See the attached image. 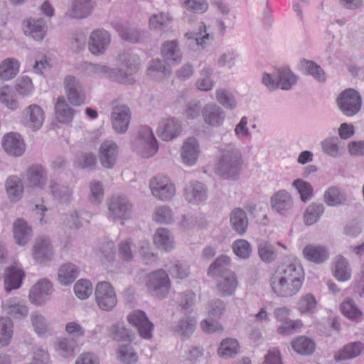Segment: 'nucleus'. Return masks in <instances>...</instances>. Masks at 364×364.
<instances>
[{"label":"nucleus","mask_w":364,"mask_h":364,"mask_svg":"<svg viewBox=\"0 0 364 364\" xmlns=\"http://www.w3.org/2000/svg\"><path fill=\"white\" fill-rule=\"evenodd\" d=\"M112 124L114 131L118 134L127 132L131 119V112L126 105L117 106L111 116Z\"/></svg>","instance_id":"obj_18"},{"label":"nucleus","mask_w":364,"mask_h":364,"mask_svg":"<svg viewBox=\"0 0 364 364\" xmlns=\"http://www.w3.org/2000/svg\"><path fill=\"white\" fill-rule=\"evenodd\" d=\"M318 301L312 294L301 296L297 303V309L301 314H314L317 307Z\"/></svg>","instance_id":"obj_56"},{"label":"nucleus","mask_w":364,"mask_h":364,"mask_svg":"<svg viewBox=\"0 0 364 364\" xmlns=\"http://www.w3.org/2000/svg\"><path fill=\"white\" fill-rule=\"evenodd\" d=\"M336 103L343 114L346 117H353L360 112L362 99L358 92L354 89L348 88L339 94Z\"/></svg>","instance_id":"obj_6"},{"label":"nucleus","mask_w":364,"mask_h":364,"mask_svg":"<svg viewBox=\"0 0 364 364\" xmlns=\"http://www.w3.org/2000/svg\"><path fill=\"white\" fill-rule=\"evenodd\" d=\"M97 255L102 263L105 267H109L115 258V245L114 242L109 241L102 245Z\"/></svg>","instance_id":"obj_61"},{"label":"nucleus","mask_w":364,"mask_h":364,"mask_svg":"<svg viewBox=\"0 0 364 364\" xmlns=\"http://www.w3.org/2000/svg\"><path fill=\"white\" fill-rule=\"evenodd\" d=\"M218 282V289L223 295H231L234 293L237 282L234 273H229L228 275L220 277Z\"/></svg>","instance_id":"obj_58"},{"label":"nucleus","mask_w":364,"mask_h":364,"mask_svg":"<svg viewBox=\"0 0 364 364\" xmlns=\"http://www.w3.org/2000/svg\"><path fill=\"white\" fill-rule=\"evenodd\" d=\"M78 274V268L75 264H65L58 270V279L61 284L68 285L77 277Z\"/></svg>","instance_id":"obj_48"},{"label":"nucleus","mask_w":364,"mask_h":364,"mask_svg":"<svg viewBox=\"0 0 364 364\" xmlns=\"http://www.w3.org/2000/svg\"><path fill=\"white\" fill-rule=\"evenodd\" d=\"M184 197L189 203L200 204L207 199V189L202 183L191 182L184 188Z\"/></svg>","instance_id":"obj_23"},{"label":"nucleus","mask_w":364,"mask_h":364,"mask_svg":"<svg viewBox=\"0 0 364 364\" xmlns=\"http://www.w3.org/2000/svg\"><path fill=\"white\" fill-rule=\"evenodd\" d=\"M270 205L273 210L283 217H289L294 214V200L286 190H279L270 198Z\"/></svg>","instance_id":"obj_10"},{"label":"nucleus","mask_w":364,"mask_h":364,"mask_svg":"<svg viewBox=\"0 0 364 364\" xmlns=\"http://www.w3.org/2000/svg\"><path fill=\"white\" fill-rule=\"evenodd\" d=\"M20 63L14 58H9L0 63V78L9 80L15 77L19 72Z\"/></svg>","instance_id":"obj_42"},{"label":"nucleus","mask_w":364,"mask_h":364,"mask_svg":"<svg viewBox=\"0 0 364 364\" xmlns=\"http://www.w3.org/2000/svg\"><path fill=\"white\" fill-rule=\"evenodd\" d=\"M43 122L44 112L40 106L31 105L23 111V122L26 127L32 129H38Z\"/></svg>","instance_id":"obj_22"},{"label":"nucleus","mask_w":364,"mask_h":364,"mask_svg":"<svg viewBox=\"0 0 364 364\" xmlns=\"http://www.w3.org/2000/svg\"><path fill=\"white\" fill-rule=\"evenodd\" d=\"M232 249L234 254L241 259L249 258L252 252V245L244 239H238L234 241Z\"/></svg>","instance_id":"obj_64"},{"label":"nucleus","mask_w":364,"mask_h":364,"mask_svg":"<svg viewBox=\"0 0 364 364\" xmlns=\"http://www.w3.org/2000/svg\"><path fill=\"white\" fill-rule=\"evenodd\" d=\"M107 218L113 222L120 221L124 224V221L131 218L133 205L127 197L121 195L112 196L107 202Z\"/></svg>","instance_id":"obj_4"},{"label":"nucleus","mask_w":364,"mask_h":364,"mask_svg":"<svg viewBox=\"0 0 364 364\" xmlns=\"http://www.w3.org/2000/svg\"><path fill=\"white\" fill-rule=\"evenodd\" d=\"M257 250L261 260L267 264L273 262L277 257L274 247L269 241H259L257 245Z\"/></svg>","instance_id":"obj_52"},{"label":"nucleus","mask_w":364,"mask_h":364,"mask_svg":"<svg viewBox=\"0 0 364 364\" xmlns=\"http://www.w3.org/2000/svg\"><path fill=\"white\" fill-rule=\"evenodd\" d=\"M95 296L98 307L103 311H112L117 303L116 292L108 282H100L97 284Z\"/></svg>","instance_id":"obj_8"},{"label":"nucleus","mask_w":364,"mask_h":364,"mask_svg":"<svg viewBox=\"0 0 364 364\" xmlns=\"http://www.w3.org/2000/svg\"><path fill=\"white\" fill-rule=\"evenodd\" d=\"M202 117L207 125L212 127H219L223 124L226 114L218 105L209 102L203 107Z\"/></svg>","instance_id":"obj_17"},{"label":"nucleus","mask_w":364,"mask_h":364,"mask_svg":"<svg viewBox=\"0 0 364 364\" xmlns=\"http://www.w3.org/2000/svg\"><path fill=\"white\" fill-rule=\"evenodd\" d=\"M364 352V343L353 342L347 344L343 348L335 354L337 360H343L355 358Z\"/></svg>","instance_id":"obj_44"},{"label":"nucleus","mask_w":364,"mask_h":364,"mask_svg":"<svg viewBox=\"0 0 364 364\" xmlns=\"http://www.w3.org/2000/svg\"><path fill=\"white\" fill-rule=\"evenodd\" d=\"M49 189L53 197L62 203H67L72 198L73 191L68 186L52 181L50 183Z\"/></svg>","instance_id":"obj_47"},{"label":"nucleus","mask_w":364,"mask_h":364,"mask_svg":"<svg viewBox=\"0 0 364 364\" xmlns=\"http://www.w3.org/2000/svg\"><path fill=\"white\" fill-rule=\"evenodd\" d=\"M5 186L8 196L11 201L18 202L22 198L23 184L19 177L17 176H9Z\"/></svg>","instance_id":"obj_36"},{"label":"nucleus","mask_w":364,"mask_h":364,"mask_svg":"<svg viewBox=\"0 0 364 364\" xmlns=\"http://www.w3.org/2000/svg\"><path fill=\"white\" fill-rule=\"evenodd\" d=\"M200 154V145L196 138L189 137L185 140L181 150V157L184 164L188 166L195 165Z\"/></svg>","instance_id":"obj_21"},{"label":"nucleus","mask_w":364,"mask_h":364,"mask_svg":"<svg viewBox=\"0 0 364 364\" xmlns=\"http://www.w3.org/2000/svg\"><path fill=\"white\" fill-rule=\"evenodd\" d=\"M109 334L117 341H131L133 339L132 331L126 328L122 323H117L109 328Z\"/></svg>","instance_id":"obj_60"},{"label":"nucleus","mask_w":364,"mask_h":364,"mask_svg":"<svg viewBox=\"0 0 364 364\" xmlns=\"http://www.w3.org/2000/svg\"><path fill=\"white\" fill-rule=\"evenodd\" d=\"M119 60L122 66L119 70L92 63H85L82 69L88 76L107 77L122 84L134 83V75L139 70V58L129 52H124L119 55Z\"/></svg>","instance_id":"obj_2"},{"label":"nucleus","mask_w":364,"mask_h":364,"mask_svg":"<svg viewBox=\"0 0 364 364\" xmlns=\"http://www.w3.org/2000/svg\"><path fill=\"white\" fill-rule=\"evenodd\" d=\"M182 129V122L179 119L168 117L159 122L157 134L161 140L170 141L178 137Z\"/></svg>","instance_id":"obj_14"},{"label":"nucleus","mask_w":364,"mask_h":364,"mask_svg":"<svg viewBox=\"0 0 364 364\" xmlns=\"http://www.w3.org/2000/svg\"><path fill=\"white\" fill-rule=\"evenodd\" d=\"M304 281V272L299 260L290 257L279 264L269 278L272 291L279 297L296 295Z\"/></svg>","instance_id":"obj_1"},{"label":"nucleus","mask_w":364,"mask_h":364,"mask_svg":"<svg viewBox=\"0 0 364 364\" xmlns=\"http://www.w3.org/2000/svg\"><path fill=\"white\" fill-rule=\"evenodd\" d=\"M239 343L236 339L226 338L223 340L218 348V355L222 358H230L239 352Z\"/></svg>","instance_id":"obj_62"},{"label":"nucleus","mask_w":364,"mask_h":364,"mask_svg":"<svg viewBox=\"0 0 364 364\" xmlns=\"http://www.w3.org/2000/svg\"><path fill=\"white\" fill-rule=\"evenodd\" d=\"M63 84L67 98L70 104L80 106L85 102V92L78 79L73 75H68L65 77Z\"/></svg>","instance_id":"obj_12"},{"label":"nucleus","mask_w":364,"mask_h":364,"mask_svg":"<svg viewBox=\"0 0 364 364\" xmlns=\"http://www.w3.org/2000/svg\"><path fill=\"white\" fill-rule=\"evenodd\" d=\"M146 287L149 292L158 298H164L170 289V280L164 269H159L149 274Z\"/></svg>","instance_id":"obj_7"},{"label":"nucleus","mask_w":364,"mask_h":364,"mask_svg":"<svg viewBox=\"0 0 364 364\" xmlns=\"http://www.w3.org/2000/svg\"><path fill=\"white\" fill-rule=\"evenodd\" d=\"M324 212V206L322 203H312L304 213V222L306 225L316 223Z\"/></svg>","instance_id":"obj_50"},{"label":"nucleus","mask_w":364,"mask_h":364,"mask_svg":"<svg viewBox=\"0 0 364 364\" xmlns=\"http://www.w3.org/2000/svg\"><path fill=\"white\" fill-rule=\"evenodd\" d=\"M75 111L63 96H59L55 104V118L60 123L68 124L73 121Z\"/></svg>","instance_id":"obj_30"},{"label":"nucleus","mask_w":364,"mask_h":364,"mask_svg":"<svg viewBox=\"0 0 364 364\" xmlns=\"http://www.w3.org/2000/svg\"><path fill=\"white\" fill-rule=\"evenodd\" d=\"M279 89L289 90L297 82V76L289 68H282L277 71Z\"/></svg>","instance_id":"obj_54"},{"label":"nucleus","mask_w":364,"mask_h":364,"mask_svg":"<svg viewBox=\"0 0 364 364\" xmlns=\"http://www.w3.org/2000/svg\"><path fill=\"white\" fill-rule=\"evenodd\" d=\"M48 181L46 170L41 165H33L26 172V181L31 187L43 188Z\"/></svg>","instance_id":"obj_27"},{"label":"nucleus","mask_w":364,"mask_h":364,"mask_svg":"<svg viewBox=\"0 0 364 364\" xmlns=\"http://www.w3.org/2000/svg\"><path fill=\"white\" fill-rule=\"evenodd\" d=\"M134 147L144 158L151 157L158 151V141L149 127L140 128L138 136L134 142Z\"/></svg>","instance_id":"obj_5"},{"label":"nucleus","mask_w":364,"mask_h":364,"mask_svg":"<svg viewBox=\"0 0 364 364\" xmlns=\"http://www.w3.org/2000/svg\"><path fill=\"white\" fill-rule=\"evenodd\" d=\"M341 311L344 316L352 321L360 323L363 319L362 311L352 299H347L341 304Z\"/></svg>","instance_id":"obj_38"},{"label":"nucleus","mask_w":364,"mask_h":364,"mask_svg":"<svg viewBox=\"0 0 364 364\" xmlns=\"http://www.w3.org/2000/svg\"><path fill=\"white\" fill-rule=\"evenodd\" d=\"M213 70L209 67L203 68L200 72V76L196 82V87L200 91L208 92L211 90L215 82L213 79Z\"/></svg>","instance_id":"obj_49"},{"label":"nucleus","mask_w":364,"mask_h":364,"mask_svg":"<svg viewBox=\"0 0 364 364\" xmlns=\"http://www.w3.org/2000/svg\"><path fill=\"white\" fill-rule=\"evenodd\" d=\"M53 291L52 283L48 279H41L31 288L28 300L36 306H43L50 300Z\"/></svg>","instance_id":"obj_11"},{"label":"nucleus","mask_w":364,"mask_h":364,"mask_svg":"<svg viewBox=\"0 0 364 364\" xmlns=\"http://www.w3.org/2000/svg\"><path fill=\"white\" fill-rule=\"evenodd\" d=\"M95 6L92 0H73L66 15L71 18H85L91 15Z\"/></svg>","instance_id":"obj_25"},{"label":"nucleus","mask_w":364,"mask_h":364,"mask_svg":"<svg viewBox=\"0 0 364 364\" xmlns=\"http://www.w3.org/2000/svg\"><path fill=\"white\" fill-rule=\"evenodd\" d=\"M215 99L226 109H235L237 102L233 94L225 89L219 88L215 90Z\"/></svg>","instance_id":"obj_55"},{"label":"nucleus","mask_w":364,"mask_h":364,"mask_svg":"<svg viewBox=\"0 0 364 364\" xmlns=\"http://www.w3.org/2000/svg\"><path fill=\"white\" fill-rule=\"evenodd\" d=\"M230 259L226 255L218 257L208 267V274L213 278H219L233 273L230 269Z\"/></svg>","instance_id":"obj_32"},{"label":"nucleus","mask_w":364,"mask_h":364,"mask_svg":"<svg viewBox=\"0 0 364 364\" xmlns=\"http://www.w3.org/2000/svg\"><path fill=\"white\" fill-rule=\"evenodd\" d=\"M240 55L233 48L224 50L217 59V65L219 68L232 70L239 61Z\"/></svg>","instance_id":"obj_43"},{"label":"nucleus","mask_w":364,"mask_h":364,"mask_svg":"<svg viewBox=\"0 0 364 364\" xmlns=\"http://www.w3.org/2000/svg\"><path fill=\"white\" fill-rule=\"evenodd\" d=\"M99 160L105 168H112L119 156L118 145L112 140H105L99 148Z\"/></svg>","instance_id":"obj_16"},{"label":"nucleus","mask_w":364,"mask_h":364,"mask_svg":"<svg viewBox=\"0 0 364 364\" xmlns=\"http://www.w3.org/2000/svg\"><path fill=\"white\" fill-rule=\"evenodd\" d=\"M161 55L168 65H176L182 60V55L176 41H166L161 48Z\"/></svg>","instance_id":"obj_29"},{"label":"nucleus","mask_w":364,"mask_h":364,"mask_svg":"<svg viewBox=\"0 0 364 364\" xmlns=\"http://www.w3.org/2000/svg\"><path fill=\"white\" fill-rule=\"evenodd\" d=\"M130 324L135 326L139 336L144 339H150L152 337L154 324L149 320L146 314L141 310H134L127 316Z\"/></svg>","instance_id":"obj_15"},{"label":"nucleus","mask_w":364,"mask_h":364,"mask_svg":"<svg viewBox=\"0 0 364 364\" xmlns=\"http://www.w3.org/2000/svg\"><path fill=\"white\" fill-rule=\"evenodd\" d=\"M151 194L162 201L170 200L176 194V188L171 179L163 175L154 177L149 183Z\"/></svg>","instance_id":"obj_9"},{"label":"nucleus","mask_w":364,"mask_h":364,"mask_svg":"<svg viewBox=\"0 0 364 364\" xmlns=\"http://www.w3.org/2000/svg\"><path fill=\"white\" fill-rule=\"evenodd\" d=\"M13 322L9 317L0 318V345L9 344L13 336Z\"/></svg>","instance_id":"obj_59"},{"label":"nucleus","mask_w":364,"mask_h":364,"mask_svg":"<svg viewBox=\"0 0 364 364\" xmlns=\"http://www.w3.org/2000/svg\"><path fill=\"white\" fill-rule=\"evenodd\" d=\"M155 246L165 252H169L175 247V241L169 230L164 228H158L153 237Z\"/></svg>","instance_id":"obj_31"},{"label":"nucleus","mask_w":364,"mask_h":364,"mask_svg":"<svg viewBox=\"0 0 364 364\" xmlns=\"http://www.w3.org/2000/svg\"><path fill=\"white\" fill-rule=\"evenodd\" d=\"M117 358L125 364H135L138 354L131 343L121 344L117 350Z\"/></svg>","instance_id":"obj_51"},{"label":"nucleus","mask_w":364,"mask_h":364,"mask_svg":"<svg viewBox=\"0 0 364 364\" xmlns=\"http://www.w3.org/2000/svg\"><path fill=\"white\" fill-rule=\"evenodd\" d=\"M24 273L16 266L9 267L6 274L4 284L7 291L18 289L21 287Z\"/></svg>","instance_id":"obj_40"},{"label":"nucleus","mask_w":364,"mask_h":364,"mask_svg":"<svg viewBox=\"0 0 364 364\" xmlns=\"http://www.w3.org/2000/svg\"><path fill=\"white\" fill-rule=\"evenodd\" d=\"M303 255L308 261L320 264L328 257L326 247L317 245H307L303 250Z\"/></svg>","instance_id":"obj_35"},{"label":"nucleus","mask_w":364,"mask_h":364,"mask_svg":"<svg viewBox=\"0 0 364 364\" xmlns=\"http://www.w3.org/2000/svg\"><path fill=\"white\" fill-rule=\"evenodd\" d=\"M13 233L16 243L19 246H25L33 235V230L26 221L18 219L13 225Z\"/></svg>","instance_id":"obj_28"},{"label":"nucleus","mask_w":364,"mask_h":364,"mask_svg":"<svg viewBox=\"0 0 364 364\" xmlns=\"http://www.w3.org/2000/svg\"><path fill=\"white\" fill-rule=\"evenodd\" d=\"M173 21V17L168 12H159L151 15L149 19V28L150 30L161 31L166 28Z\"/></svg>","instance_id":"obj_46"},{"label":"nucleus","mask_w":364,"mask_h":364,"mask_svg":"<svg viewBox=\"0 0 364 364\" xmlns=\"http://www.w3.org/2000/svg\"><path fill=\"white\" fill-rule=\"evenodd\" d=\"M333 276L339 282H347L351 278V268L346 258L338 255L334 258L333 266Z\"/></svg>","instance_id":"obj_33"},{"label":"nucleus","mask_w":364,"mask_h":364,"mask_svg":"<svg viewBox=\"0 0 364 364\" xmlns=\"http://www.w3.org/2000/svg\"><path fill=\"white\" fill-rule=\"evenodd\" d=\"M196 319L193 317L186 316L181 318L175 326V331L182 337L188 338L194 331Z\"/></svg>","instance_id":"obj_57"},{"label":"nucleus","mask_w":364,"mask_h":364,"mask_svg":"<svg viewBox=\"0 0 364 364\" xmlns=\"http://www.w3.org/2000/svg\"><path fill=\"white\" fill-rule=\"evenodd\" d=\"M230 225L232 230L240 235H243L248 227L246 212L242 208H235L230 215Z\"/></svg>","instance_id":"obj_34"},{"label":"nucleus","mask_w":364,"mask_h":364,"mask_svg":"<svg viewBox=\"0 0 364 364\" xmlns=\"http://www.w3.org/2000/svg\"><path fill=\"white\" fill-rule=\"evenodd\" d=\"M4 311L15 318H21L27 316L28 308L22 299L14 297L7 299L2 304Z\"/></svg>","instance_id":"obj_26"},{"label":"nucleus","mask_w":364,"mask_h":364,"mask_svg":"<svg viewBox=\"0 0 364 364\" xmlns=\"http://www.w3.org/2000/svg\"><path fill=\"white\" fill-rule=\"evenodd\" d=\"M321 149L323 153L333 158H338L345 151L344 147L341 144L336 137H328L321 142Z\"/></svg>","instance_id":"obj_45"},{"label":"nucleus","mask_w":364,"mask_h":364,"mask_svg":"<svg viewBox=\"0 0 364 364\" xmlns=\"http://www.w3.org/2000/svg\"><path fill=\"white\" fill-rule=\"evenodd\" d=\"M242 164L241 151L235 143L222 144L219 146L216 171L220 176L228 179H236Z\"/></svg>","instance_id":"obj_3"},{"label":"nucleus","mask_w":364,"mask_h":364,"mask_svg":"<svg viewBox=\"0 0 364 364\" xmlns=\"http://www.w3.org/2000/svg\"><path fill=\"white\" fill-rule=\"evenodd\" d=\"M2 146L8 154L14 156H21L26 150L23 138L16 132L6 134L2 139Z\"/></svg>","instance_id":"obj_20"},{"label":"nucleus","mask_w":364,"mask_h":364,"mask_svg":"<svg viewBox=\"0 0 364 364\" xmlns=\"http://www.w3.org/2000/svg\"><path fill=\"white\" fill-rule=\"evenodd\" d=\"M346 200L345 193L338 186H330L323 193V201L328 206H338L343 204Z\"/></svg>","instance_id":"obj_41"},{"label":"nucleus","mask_w":364,"mask_h":364,"mask_svg":"<svg viewBox=\"0 0 364 364\" xmlns=\"http://www.w3.org/2000/svg\"><path fill=\"white\" fill-rule=\"evenodd\" d=\"M77 347L76 341L73 339L60 338L56 341L55 350L63 357L73 355Z\"/></svg>","instance_id":"obj_63"},{"label":"nucleus","mask_w":364,"mask_h":364,"mask_svg":"<svg viewBox=\"0 0 364 364\" xmlns=\"http://www.w3.org/2000/svg\"><path fill=\"white\" fill-rule=\"evenodd\" d=\"M31 321L35 332L41 337L50 334V322L41 314L36 311L31 314Z\"/></svg>","instance_id":"obj_39"},{"label":"nucleus","mask_w":364,"mask_h":364,"mask_svg":"<svg viewBox=\"0 0 364 364\" xmlns=\"http://www.w3.org/2000/svg\"><path fill=\"white\" fill-rule=\"evenodd\" d=\"M53 256L50 240L48 237H38L33 247L32 257L36 262L43 263L50 261Z\"/></svg>","instance_id":"obj_19"},{"label":"nucleus","mask_w":364,"mask_h":364,"mask_svg":"<svg viewBox=\"0 0 364 364\" xmlns=\"http://www.w3.org/2000/svg\"><path fill=\"white\" fill-rule=\"evenodd\" d=\"M111 43V36L104 29H97L91 32L88 38V49L94 55H101L105 53Z\"/></svg>","instance_id":"obj_13"},{"label":"nucleus","mask_w":364,"mask_h":364,"mask_svg":"<svg viewBox=\"0 0 364 364\" xmlns=\"http://www.w3.org/2000/svg\"><path fill=\"white\" fill-rule=\"evenodd\" d=\"M23 31L26 36L36 41H42L47 33V26L43 18H29L23 23Z\"/></svg>","instance_id":"obj_24"},{"label":"nucleus","mask_w":364,"mask_h":364,"mask_svg":"<svg viewBox=\"0 0 364 364\" xmlns=\"http://www.w3.org/2000/svg\"><path fill=\"white\" fill-rule=\"evenodd\" d=\"M291 346L296 353L304 355L311 354L315 350L314 342L306 336H299L292 341Z\"/></svg>","instance_id":"obj_53"},{"label":"nucleus","mask_w":364,"mask_h":364,"mask_svg":"<svg viewBox=\"0 0 364 364\" xmlns=\"http://www.w3.org/2000/svg\"><path fill=\"white\" fill-rule=\"evenodd\" d=\"M113 26L122 39L130 43H137L140 40L142 32L130 27L127 22H117L113 23Z\"/></svg>","instance_id":"obj_37"}]
</instances>
